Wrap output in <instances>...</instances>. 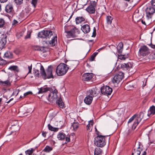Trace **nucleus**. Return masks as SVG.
<instances>
[{
    "instance_id": "nucleus-1",
    "label": "nucleus",
    "mask_w": 155,
    "mask_h": 155,
    "mask_svg": "<svg viewBox=\"0 0 155 155\" xmlns=\"http://www.w3.org/2000/svg\"><path fill=\"white\" fill-rule=\"evenodd\" d=\"M54 32L51 31H43L39 32L38 36L41 38H49L52 37L51 40L48 41L49 44L54 46L57 42V36L55 35Z\"/></svg>"
},
{
    "instance_id": "nucleus-2",
    "label": "nucleus",
    "mask_w": 155,
    "mask_h": 155,
    "mask_svg": "<svg viewBox=\"0 0 155 155\" xmlns=\"http://www.w3.org/2000/svg\"><path fill=\"white\" fill-rule=\"evenodd\" d=\"M143 113L142 111H141L138 114H136L134 115L129 119L128 122V123L131 122L134 119H135V120L132 127V130L135 129L137 126L143 118Z\"/></svg>"
},
{
    "instance_id": "nucleus-3",
    "label": "nucleus",
    "mask_w": 155,
    "mask_h": 155,
    "mask_svg": "<svg viewBox=\"0 0 155 155\" xmlns=\"http://www.w3.org/2000/svg\"><path fill=\"white\" fill-rule=\"evenodd\" d=\"M107 136L101 135H98L94 139V144L96 146L99 147H104L106 144L105 138Z\"/></svg>"
},
{
    "instance_id": "nucleus-4",
    "label": "nucleus",
    "mask_w": 155,
    "mask_h": 155,
    "mask_svg": "<svg viewBox=\"0 0 155 155\" xmlns=\"http://www.w3.org/2000/svg\"><path fill=\"white\" fill-rule=\"evenodd\" d=\"M68 69L67 64L64 63H61L57 68L56 73L58 76L63 75L67 73Z\"/></svg>"
},
{
    "instance_id": "nucleus-5",
    "label": "nucleus",
    "mask_w": 155,
    "mask_h": 155,
    "mask_svg": "<svg viewBox=\"0 0 155 155\" xmlns=\"http://www.w3.org/2000/svg\"><path fill=\"white\" fill-rule=\"evenodd\" d=\"M150 53L149 48L146 45L141 46L139 50V54L140 56L145 57Z\"/></svg>"
},
{
    "instance_id": "nucleus-6",
    "label": "nucleus",
    "mask_w": 155,
    "mask_h": 155,
    "mask_svg": "<svg viewBox=\"0 0 155 155\" xmlns=\"http://www.w3.org/2000/svg\"><path fill=\"white\" fill-rule=\"evenodd\" d=\"M57 93V91L55 89L53 91L51 92L49 94L47 98L48 100L51 103H53L57 99L58 97Z\"/></svg>"
},
{
    "instance_id": "nucleus-7",
    "label": "nucleus",
    "mask_w": 155,
    "mask_h": 155,
    "mask_svg": "<svg viewBox=\"0 0 155 155\" xmlns=\"http://www.w3.org/2000/svg\"><path fill=\"white\" fill-rule=\"evenodd\" d=\"M124 76V73L122 72H119L116 74L112 80L113 83L118 84L123 78Z\"/></svg>"
},
{
    "instance_id": "nucleus-8",
    "label": "nucleus",
    "mask_w": 155,
    "mask_h": 155,
    "mask_svg": "<svg viewBox=\"0 0 155 155\" xmlns=\"http://www.w3.org/2000/svg\"><path fill=\"white\" fill-rule=\"evenodd\" d=\"M65 32L67 34L68 38L76 37L80 33L79 30L76 27H74L70 31H65Z\"/></svg>"
},
{
    "instance_id": "nucleus-9",
    "label": "nucleus",
    "mask_w": 155,
    "mask_h": 155,
    "mask_svg": "<svg viewBox=\"0 0 155 155\" xmlns=\"http://www.w3.org/2000/svg\"><path fill=\"white\" fill-rule=\"evenodd\" d=\"M97 2V0L91 2L90 5L86 8V11L90 14L94 13L95 12Z\"/></svg>"
},
{
    "instance_id": "nucleus-10",
    "label": "nucleus",
    "mask_w": 155,
    "mask_h": 155,
    "mask_svg": "<svg viewBox=\"0 0 155 155\" xmlns=\"http://www.w3.org/2000/svg\"><path fill=\"white\" fill-rule=\"evenodd\" d=\"M145 12L147 18L148 19L151 18L155 12V8L151 6H148L146 8Z\"/></svg>"
},
{
    "instance_id": "nucleus-11",
    "label": "nucleus",
    "mask_w": 155,
    "mask_h": 155,
    "mask_svg": "<svg viewBox=\"0 0 155 155\" xmlns=\"http://www.w3.org/2000/svg\"><path fill=\"white\" fill-rule=\"evenodd\" d=\"M140 142L136 143L134 148L132 150L131 155H140L142 149L140 148Z\"/></svg>"
},
{
    "instance_id": "nucleus-12",
    "label": "nucleus",
    "mask_w": 155,
    "mask_h": 155,
    "mask_svg": "<svg viewBox=\"0 0 155 155\" xmlns=\"http://www.w3.org/2000/svg\"><path fill=\"white\" fill-rule=\"evenodd\" d=\"M101 91L102 94L109 95L112 93V89L109 86H104L101 87Z\"/></svg>"
},
{
    "instance_id": "nucleus-13",
    "label": "nucleus",
    "mask_w": 155,
    "mask_h": 155,
    "mask_svg": "<svg viewBox=\"0 0 155 155\" xmlns=\"http://www.w3.org/2000/svg\"><path fill=\"white\" fill-rule=\"evenodd\" d=\"M5 12L10 15V17L13 16L14 12L13 6L11 3H9L5 6Z\"/></svg>"
},
{
    "instance_id": "nucleus-14",
    "label": "nucleus",
    "mask_w": 155,
    "mask_h": 155,
    "mask_svg": "<svg viewBox=\"0 0 155 155\" xmlns=\"http://www.w3.org/2000/svg\"><path fill=\"white\" fill-rule=\"evenodd\" d=\"M57 138L58 140H61L65 139L67 143L70 142V135H68L66 136L65 134L61 132L59 133L57 135Z\"/></svg>"
},
{
    "instance_id": "nucleus-15",
    "label": "nucleus",
    "mask_w": 155,
    "mask_h": 155,
    "mask_svg": "<svg viewBox=\"0 0 155 155\" xmlns=\"http://www.w3.org/2000/svg\"><path fill=\"white\" fill-rule=\"evenodd\" d=\"M53 70L52 66L51 65L49 66L46 70L45 79L46 78H53Z\"/></svg>"
},
{
    "instance_id": "nucleus-16",
    "label": "nucleus",
    "mask_w": 155,
    "mask_h": 155,
    "mask_svg": "<svg viewBox=\"0 0 155 155\" xmlns=\"http://www.w3.org/2000/svg\"><path fill=\"white\" fill-rule=\"evenodd\" d=\"M93 75L92 73H85L83 75L82 79L83 81H87L92 78Z\"/></svg>"
},
{
    "instance_id": "nucleus-17",
    "label": "nucleus",
    "mask_w": 155,
    "mask_h": 155,
    "mask_svg": "<svg viewBox=\"0 0 155 155\" xmlns=\"http://www.w3.org/2000/svg\"><path fill=\"white\" fill-rule=\"evenodd\" d=\"M81 29L84 33H88L90 31V26L87 24L85 25L82 26Z\"/></svg>"
},
{
    "instance_id": "nucleus-18",
    "label": "nucleus",
    "mask_w": 155,
    "mask_h": 155,
    "mask_svg": "<svg viewBox=\"0 0 155 155\" xmlns=\"http://www.w3.org/2000/svg\"><path fill=\"white\" fill-rule=\"evenodd\" d=\"M93 100V98L91 96L88 95L86 96L84 99V103L87 105H90Z\"/></svg>"
},
{
    "instance_id": "nucleus-19",
    "label": "nucleus",
    "mask_w": 155,
    "mask_h": 155,
    "mask_svg": "<svg viewBox=\"0 0 155 155\" xmlns=\"http://www.w3.org/2000/svg\"><path fill=\"white\" fill-rule=\"evenodd\" d=\"M85 20L84 16H81L77 17L75 18L76 23L77 24H79L81 23Z\"/></svg>"
},
{
    "instance_id": "nucleus-20",
    "label": "nucleus",
    "mask_w": 155,
    "mask_h": 155,
    "mask_svg": "<svg viewBox=\"0 0 155 155\" xmlns=\"http://www.w3.org/2000/svg\"><path fill=\"white\" fill-rule=\"evenodd\" d=\"M155 114V106L153 105L151 107L149 110L148 111L147 116H150L153 115Z\"/></svg>"
},
{
    "instance_id": "nucleus-21",
    "label": "nucleus",
    "mask_w": 155,
    "mask_h": 155,
    "mask_svg": "<svg viewBox=\"0 0 155 155\" xmlns=\"http://www.w3.org/2000/svg\"><path fill=\"white\" fill-rule=\"evenodd\" d=\"M7 36H6L5 37L2 38L1 40L0 41V48L2 49L6 44Z\"/></svg>"
},
{
    "instance_id": "nucleus-22",
    "label": "nucleus",
    "mask_w": 155,
    "mask_h": 155,
    "mask_svg": "<svg viewBox=\"0 0 155 155\" xmlns=\"http://www.w3.org/2000/svg\"><path fill=\"white\" fill-rule=\"evenodd\" d=\"M38 64L39 67L40 68V73L41 75L45 79V76L46 73L45 69L41 64L40 63H38Z\"/></svg>"
},
{
    "instance_id": "nucleus-23",
    "label": "nucleus",
    "mask_w": 155,
    "mask_h": 155,
    "mask_svg": "<svg viewBox=\"0 0 155 155\" xmlns=\"http://www.w3.org/2000/svg\"><path fill=\"white\" fill-rule=\"evenodd\" d=\"M123 44L122 42H120L117 47L118 52L120 54L122 53L123 49Z\"/></svg>"
},
{
    "instance_id": "nucleus-24",
    "label": "nucleus",
    "mask_w": 155,
    "mask_h": 155,
    "mask_svg": "<svg viewBox=\"0 0 155 155\" xmlns=\"http://www.w3.org/2000/svg\"><path fill=\"white\" fill-rule=\"evenodd\" d=\"M56 103L60 108H63L64 105L61 98L60 97L56 101Z\"/></svg>"
},
{
    "instance_id": "nucleus-25",
    "label": "nucleus",
    "mask_w": 155,
    "mask_h": 155,
    "mask_svg": "<svg viewBox=\"0 0 155 155\" xmlns=\"http://www.w3.org/2000/svg\"><path fill=\"white\" fill-rule=\"evenodd\" d=\"M4 56L5 57L10 59L12 58H13V54L12 52L7 51L4 54Z\"/></svg>"
},
{
    "instance_id": "nucleus-26",
    "label": "nucleus",
    "mask_w": 155,
    "mask_h": 155,
    "mask_svg": "<svg viewBox=\"0 0 155 155\" xmlns=\"http://www.w3.org/2000/svg\"><path fill=\"white\" fill-rule=\"evenodd\" d=\"M89 95L91 96L93 98V97L96 96L98 94L97 91L94 89L89 90Z\"/></svg>"
},
{
    "instance_id": "nucleus-27",
    "label": "nucleus",
    "mask_w": 155,
    "mask_h": 155,
    "mask_svg": "<svg viewBox=\"0 0 155 155\" xmlns=\"http://www.w3.org/2000/svg\"><path fill=\"white\" fill-rule=\"evenodd\" d=\"M51 89L50 88L48 87H45V88H43L41 87L40 88V89L38 91V93L39 94L42 93L44 92H47L48 91H51Z\"/></svg>"
},
{
    "instance_id": "nucleus-28",
    "label": "nucleus",
    "mask_w": 155,
    "mask_h": 155,
    "mask_svg": "<svg viewBox=\"0 0 155 155\" xmlns=\"http://www.w3.org/2000/svg\"><path fill=\"white\" fill-rule=\"evenodd\" d=\"M121 67L122 68H125L128 70L132 67V65L130 63H124L121 65Z\"/></svg>"
},
{
    "instance_id": "nucleus-29",
    "label": "nucleus",
    "mask_w": 155,
    "mask_h": 155,
    "mask_svg": "<svg viewBox=\"0 0 155 155\" xmlns=\"http://www.w3.org/2000/svg\"><path fill=\"white\" fill-rule=\"evenodd\" d=\"M8 69L12 71H14L17 72H18L19 70L17 66H12L9 67Z\"/></svg>"
},
{
    "instance_id": "nucleus-30",
    "label": "nucleus",
    "mask_w": 155,
    "mask_h": 155,
    "mask_svg": "<svg viewBox=\"0 0 155 155\" xmlns=\"http://www.w3.org/2000/svg\"><path fill=\"white\" fill-rule=\"evenodd\" d=\"M102 152V150L100 148H97L95 149L94 155H101Z\"/></svg>"
},
{
    "instance_id": "nucleus-31",
    "label": "nucleus",
    "mask_w": 155,
    "mask_h": 155,
    "mask_svg": "<svg viewBox=\"0 0 155 155\" xmlns=\"http://www.w3.org/2000/svg\"><path fill=\"white\" fill-rule=\"evenodd\" d=\"M48 128L49 130L54 132L58 131L59 128L57 127H52L50 124H49L48 125Z\"/></svg>"
},
{
    "instance_id": "nucleus-32",
    "label": "nucleus",
    "mask_w": 155,
    "mask_h": 155,
    "mask_svg": "<svg viewBox=\"0 0 155 155\" xmlns=\"http://www.w3.org/2000/svg\"><path fill=\"white\" fill-rule=\"evenodd\" d=\"M113 18L110 16H107L106 18V20L107 24L108 25H111L112 23Z\"/></svg>"
},
{
    "instance_id": "nucleus-33",
    "label": "nucleus",
    "mask_w": 155,
    "mask_h": 155,
    "mask_svg": "<svg viewBox=\"0 0 155 155\" xmlns=\"http://www.w3.org/2000/svg\"><path fill=\"white\" fill-rule=\"evenodd\" d=\"M35 150V149L31 148L26 151L25 153L27 155H31Z\"/></svg>"
},
{
    "instance_id": "nucleus-34",
    "label": "nucleus",
    "mask_w": 155,
    "mask_h": 155,
    "mask_svg": "<svg viewBox=\"0 0 155 155\" xmlns=\"http://www.w3.org/2000/svg\"><path fill=\"white\" fill-rule=\"evenodd\" d=\"M79 124L78 123L74 122L72 125L74 130H76L78 128Z\"/></svg>"
},
{
    "instance_id": "nucleus-35",
    "label": "nucleus",
    "mask_w": 155,
    "mask_h": 155,
    "mask_svg": "<svg viewBox=\"0 0 155 155\" xmlns=\"http://www.w3.org/2000/svg\"><path fill=\"white\" fill-rule=\"evenodd\" d=\"M52 150V148L48 146H46L45 149L43 150L46 152H49Z\"/></svg>"
},
{
    "instance_id": "nucleus-36",
    "label": "nucleus",
    "mask_w": 155,
    "mask_h": 155,
    "mask_svg": "<svg viewBox=\"0 0 155 155\" xmlns=\"http://www.w3.org/2000/svg\"><path fill=\"white\" fill-rule=\"evenodd\" d=\"M128 58L127 55H118V58L121 60H125L126 58Z\"/></svg>"
},
{
    "instance_id": "nucleus-37",
    "label": "nucleus",
    "mask_w": 155,
    "mask_h": 155,
    "mask_svg": "<svg viewBox=\"0 0 155 155\" xmlns=\"http://www.w3.org/2000/svg\"><path fill=\"white\" fill-rule=\"evenodd\" d=\"M98 52H95L91 56L90 59V61H93L95 58L98 54Z\"/></svg>"
},
{
    "instance_id": "nucleus-38",
    "label": "nucleus",
    "mask_w": 155,
    "mask_h": 155,
    "mask_svg": "<svg viewBox=\"0 0 155 155\" xmlns=\"http://www.w3.org/2000/svg\"><path fill=\"white\" fill-rule=\"evenodd\" d=\"M23 0H14V2L16 5H20L23 3Z\"/></svg>"
},
{
    "instance_id": "nucleus-39",
    "label": "nucleus",
    "mask_w": 155,
    "mask_h": 155,
    "mask_svg": "<svg viewBox=\"0 0 155 155\" xmlns=\"http://www.w3.org/2000/svg\"><path fill=\"white\" fill-rule=\"evenodd\" d=\"M6 61L0 57V64L3 65L6 64Z\"/></svg>"
},
{
    "instance_id": "nucleus-40",
    "label": "nucleus",
    "mask_w": 155,
    "mask_h": 155,
    "mask_svg": "<svg viewBox=\"0 0 155 155\" xmlns=\"http://www.w3.org/2000/svg\"><path fill=\"white\" fill-rule=\"evenodd\" d=\"M5 24V21L2 18H0V28L2 27Z\"/></svg>"
},
{
    "instance_id": "nucleus-41",
    "label": "nucleus",
    "mask_w": 155,
    "mask_h": 155,
    "mask_svg": "<svg viewBox=\"0 0 155 155\" xmlns=\"http://www.w3.org/2000/svg\"><path fill=\"white\" fill-rule=\"evenodd\" d=\"M149 58L150 59H155V52L153 53H152L149 55Z\"/></svg>"
},
{
    "instance_id": "nucleus-42",
    "label": "nucleus",
    "mask_w": 155,
    "mask_h": 155,
    "mask_svg": "<svg viewBox=\"0 0 155 155\" xmlns=\"http://www.w3.org/2000/svg\"><path fill=\"white\" fill-rule=\"evenodd\" d=\"M31 32L30 31H28L27 35L25 36V39H27L28 38H30L31 37Z\"/></svg>"
},
{
    "instance_id": "nucleus-43",
    "label": "nucleus",
    "mask_w": 155,
    "mask_h": 155,
    "mask_svg": "<svg viewBox=\"0 0 155 155\" xmlns=\"http://www.w3.org/2000/svg\"><path fill=\"white\" fill-rule=\"evenodd\" d=\"M34 73L35 75L38 77L40 75L39 71L38 70L35 69L34 70Z\"/></svg>"
},
{
    "instance_id": "nucleus-44",
    "label": "nucleus",
    "mask_w": 155,
    "mask_h": 155,
    "mask_svg": "<svg viewBox=\"0 0 155 155\" xmlns=\"http://www.w3.org/2000/svg\"><path fill=\"white\" fill-rule=\"evenodd\" d=\"M37 1L38 0H32L31 3L34 7H35Z\"/></svg>"
},
{
    "instance_id": "nucleus-45",
    "label": "nucleus",
    "mask_w": 155,
    "mask_h": 155,
    "mask_svg": "<svg viewBox=\"0 0 155 155\" xmlns=\"http://www.w3.org/2000/svg\"><path fill=\"white\" fill-rule=\"evenodd\" d=\"M96 29L95 27H94L93 28V31L92 36V37H95L96 35Z\"/></svg>"
},
{
    "instance_id": "nucleus-46",
    "label": "nucleus",
    "mask_w": 155,
    "mask_h": 155,
    "mask_svg": "<svg viewBox=\"0 0 155 155\" xmlns=\"http://www.w3.org/2000/svg\"><path fill=\"white\" fill-rule=\"evenodd\" d=\"M32 66L31 64V65L30 66H28V74L31 73V70H32Z\"/></svg>"
},
{
    "instance_id": "nucleus-47",
    "label": "nucleus",
    "mask_w": 155,
    "mask_h": 155,
    "mask_svg": "<svg viewBox=\"0 0 155 155\" xmlns=\"http://www.w3.org/2000/svg\"><path fill=\"white\" fill-rule=\"evenodd\" d=\"M32 92L31 91H28L24 94V97H25L29 94H32Z\"/></svg>"
},
{
    "instance_id": "nucleus-48",
    "label": "nucleus",
    "mask_w": 155,
    "mask_h": 155,
    "mask_svg": "<svg viewBox=\"0 0 155 155\" xmlns=\"http://www.w3.org/2000/svg\"><path fill=\"white\" fill-rule=\"evenodd\" d=\"M18 21L14 19L12 21V24L13 25H16L18 24Z\"/></svg>"
},
{
    "instance_id": "nucleus-49",
    "label": "nucleus",
    "mask_w": 155,
    "mask_h": 155,
    "mask_svg": "<svg viewBox=\"0 0 155 155\" xmlns=\"http://www.w3.org/2000/svg\"><path fill=\"white\" fill-rule=\"evenodd\" d=\"M94 124V122L93 120H90L88 124H90V125L93 126Z\"/></svg>"
},
{
    "instance_id": "nucleus-50",
    "label": "nucleus",
    "mask_w": 155,
    "mask_h": 155,
    "mask_svg": "<svg viewBox=\"0 0 155 155\" xmlns=\"http://www.w3.org/2000/svg\"><path fill=\"white\" fill-rule=\"evenodd\" d=\"M151 4L152 6H155V0H152Z\"/></svg>"
},
{
    "instance_id": "nucleus-51",
    "label": "nucleus",
    "mask_w": 155,
    "mask_h": 155,
    "mask_svg": "<svg viewBox=\"0 0 155 155\" xmlns=\"http://www.w3.org/2000/svg\"><path fill=\"white\" fill-rule=\"evenodd\" d=\"M87 130H90L91 127V126L90 125V124H88L87 125Z\"/></svg>"
},
{
    "instance_id": "nucleus-52",
    "label": "nucleus",
    "mask_w": 155,
    "mask_h": 155,
    "mask_svg": "<svg viewBox=\"0 0 155 155\" xmlns=\"http://www.w3.org/2000/svg\"><path fill=\"white\" fill-rule=\"evenodd\" d=\"M47 133L45 132L42 131V135L44 137H45Z\"/></svg>"
},
{
    "instance_id": "nucleus-53",
    "label": "nucleus",
    "mask_w": 155,
    "mask_h": 155,
    "mask_svg": "<svg viewBox=\"0 0 155 155\" xmlns=\"http://www.w3.org/2000/svg\"><path fill=\"white\" fill-rule=\"evenodd\" d=\"M45 151L43 150L41 152L40 155H46V153H45Z\"/></svg>"
},
{
    "instance_id": "nucleus-54",
    "label": "nucleus",
    "mask_w": 155,
    "mask_h": 155,
    "mask_svg": "<svg viewBox=\"0 0 155 155\" xmlns=\"http://www.w3.org/2000/svg\"><path fill=\"white\" fill-rule=\"evenodd\" d=\"M8 0H0V2L4 3L6 2Z\"/></svg>"
},
{
    "instance_id": "nucleus-55",
    "label": "nucleus",
    "mask_w": 155,
    "mask_h": 155,
    "mask_svg": "<svg viewBox=\"0 0 155 155\" xmlns=\"http://www.w3.org/2000/svg\"><path fill=\"white\" fill-rule=\"evenodd\" d=\"M34 49L35 50H38L39 49V47L38 46H35L34 47Z\"/></svg>"
},
{
    "instance_id": "nucleus-56",
    "label": "nucleus",
    "mask_w": 155,
    "mask_h": 155,
    "mask_svg": "<svg viewBox=\"0 0 155 155\" xmlns=\"http://www.w3.org/2000/svg\"><path fill=\"white\" fill-rule=\"evenodd\" d=\"M105 48L104 47H102V48H101L99 49L98 50H97V51H98V52H99L101 50L103 49H104Z\"/></svg>"
},
{
    "instance_id": "nucleus-57",
    "label": "nucleus",
    "mask_w": 155,
    "mask_h": 155,
    "mask_svg": "<svg viewBox=\"0 0 155 155\" xmlns=\"http://www.w3.org/2000/svg\"><path fill=\"white\" fill-rule=\"evenodd\" d=\"M151 48H155V45H153L152 44H151Z\"/></svg>"
},
{
    "instance_id": "nucleus-58",
    "label": "nucleus",
    "mask_w": 155,
    "mask_h": 155,
    "mask_svg": "<svg viewBox=\"0 0 155 155\" xmlns=\"http://www.w3.org/2000/svg\"><path fill=\"white\" fill-rule=\"evenodd\" d=\"M141 22L143 24L146 25L145 21H144L143 20H142Z\"/></svg>"
},
{
    "instance_id": "nucleus-59",
    "label": "nucleus",
    "mask_w": 155,
    "mask_h": 155,
    "mask_svg": "<svg viewBox=\"0 0 155 155\" xmlns=\"http://www.w3.org/2000/svg\"><path fill=\"white\" fill-rule=\"evenodd\" d=\"M146 151H144L143 153L141 155H146Z\"/></svg>"
},
{
    "instance_id": "nucleus-60",
    "label": "nucleus",
    "mask_w": 155,
    "mask_h": 155,
    "mask_svg": "<svg viewBox=\"0 0 155 155\" xmlns=\"http://www.w3.org/2000/svg\"><path fill=\"white\" fill-rule=\"evenodd\" d=\"M13 99V98H12L11 99H10V100H9L6 103H9Z\"/></svg>"
},
{
    "instance_id": "nucleus-61",
    "label": "nucleus",
    "mask_w": 155,
    "mask_h": 155,
    "mask_svg": "<svg viewBox=\"0 0 155 155\" xmlns=\"http://www.w3.org/2000/svg\"><path fill=\"white\" fill-rule=\"evenodd\" d=\"M131 131L130 130H128V135H129L131 134Z\"/></svg>"
},
{
    "instance_id": "nucleus-62",
    "label": "nucleus",
    "mask_w": 155,
    "mask_h": 155,
    "mask_svg": "<svg viewBox=\"0 0 155 155\" xmlns=\"http://www.w3.org/2000/svg\"><path fill=\"white\" fill-rule=\"evenodd\" d=\"M72 15L70 16V18H69V19L68 20V21H69V20H70V18H71L72 17Z\"/></svg>"
},
{
    "instance_id": "nucleus-63",
    "label": "nucleus",
    "mask_w": 155,
    "mask_h": 155,
    "mask_svg": "<svg viewBox=\"0 0 155 155\" xmlns=\"http://www.w3.org/2000/svg\"><path fill=\"white\" fill-rule=\"evenodd\" d=\"M1 10H2L1 6V4H0V12L1 11Z\"/></svg>"
},
{
    "instance_id": "nucleus-64",
    "label": "nucleus",
    "mask_w": 155,
    "mask_h": 155,
    "mask_svg": "<svg viewBox=\"0 0 155 155\" xmlns=\"http://www.w3.org/2000/svg\"><path fill=\"white\" fill-rule=\"evenodd\" d=\"M153 102L155 103V98H154L153 100Z\"/></svg>"
}]
</instances>
